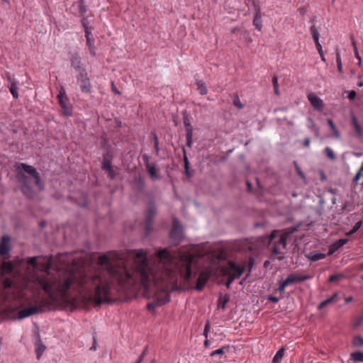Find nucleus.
<instances>
[{"mask_svg":"<svg viewBox=\"0 0 363 363\" xmlns=\"http://www.w3.org/2000/svg\"><path fill=\"white\" fill-rule=\"evenodd\" d=\"M195 267V253L189 249L174 254L167 249L160 250L155 255L154 265L145 251L135 250L123 255H101L91 267L74 258L72 265L58 272L57 276L38 277L37 281L52 301H69L76 293L92 298L100 305L108 301L109 290L114 283L124 290L140 284L146 293H150L153 286L162 291H174L179 277L185 281L196 277Z\"/></svg>","mask_w":363,"mask_h":363,"instance_id":"nucleus-1","label":"nucleus"},{"mask_svg":"<svg viewBox=\"0 0 363 363\" xmlns=\"http://www.w3.org/2000/svg\"><path fill=\"white\" fill-rule=\"evenodd\" d=\"M15 167L22 193L28 199L34 198L36 194L35 188L38 191L44 188L40 173L34 167L26 163L18 162Z\"/></svg>","mask_w":363,"mask_h":363,"instance_id":"nucleus-2","label":"nucleus"},{"mask_svg":"<svg viewBox=\"0 0 363 363\" xmlns=\"http://www.w3.org/2000/svg\"><path fill=\"white\" fill-rule=\"evenodd\" d=\"M296 230V228L286 230L284 232L274 230L269 236H261L257 238L258 247H264L272 245L273 255H283L286 247L287 238Z\"/></svg>","mask_w":363,"mask_h":363,"instance_id":"nucleus-3","label":"nucleus"},{"mask_svg":"<svg viewBox=\"0 0 363 363\" xmlns=\"http://www.w3.org/2000/svg\"><path fill=\"white\" fill-rule=\"evenodd\" d=\"M28 303L23 289L16 286L9 279L4 280L3 284L0 285V306L17 303L23 305Z\"/></svg>","mask_w":363,"mask_h":363,"instance_id":"nucleus-4","label":"nucleus"},{"mask_svg":"<svg viewBox=\"0 0 363 363\" xmlns=\"http://www.w3.org/2000/svg\"><path fill=\"white\" fill-rule=\"evenodd\" d=\"M223 273L228 276V280L225 285L228 288L230 287L231 283L235 279L239 278L243 273V268L237 265L235 262L230 261L226 267L222 269Z\"/></svg>","mask_w":363,"mask_h":363,"instance_id":"nucleus-5","label":"nucleus"},{"mask_svg":"<svg viewBox=\"0 0 363 363\" xmlns=\"http://www.w3.org/2000/svg\"><path fill=\"white\" fill-rule=\"evenodd\" d=\"M37 257H31L28 259V264L31 265L34 269H40L46 274H50V271L54 264L53 259L50 257H44V262H38Z\"/></svg>","mask_w":363,"mask_h":363,"instance_id":"nucleus-6","label":"nucleus"},{"mask_svg":"<svg viewBox=\"0 0 363 363\" xmlns=\"http://www.w3.org/2000/svg\"><path fill=\"white\" fill-rule=\"evenodd\" d=\"M57 99L63 115L65 116H71L72 115V108L64 89L61 88L59 91Z\"/></svg>","mask_w":363,"mask_h":363,"instance_id":"nucleus-7","label":"nucleus"},{"mask_svg":"<svg viewBox=\"0 0 363 363\" xmlns=\"http://www.w3.org/2000/svg\"><path fill=\"white\" fill-rule=\"evenodd\" d=\"M169 237L172 245H178L183 238V229L180 222L174 218L172 229L169 233Z\"/></svg>","mask_w":363,"mask_h":363,"instance_id":"nucleus-8","label":"nucleus"},{"mask_svg":"<svg viewBox=\"0 0 363 363\" xmlns=\"http://www.w3.org/2000/svg\"><path fill=\"white\" fill-rule=\"evenodd\" d=\"M311 279V276L310 275H296L291 274L289 275L286 279H284L279 285L278 290L280 292H284L286 288L296 282L303 281L306 280H308Z\"/></svg>","mask_w":363,"mask_h":363,"instance_id":"nucleus-9","label":"nucleus"},{"mask_svg":"<svg viewBox=\"0 0 363 363\" xmlns=\"http://www.w3.org/2000/svg\"><path fill=\"white\" fill-rule=\"evenodd\" d=\"M77 84L80 86V89L84 93H91V85L88 74L86 71H82L77 76Z\"/></svg>","mask_w":363,"mask_h":363,"instance_id":"nucleus-10","label":"nucleus"},{"mask_svg":"<svg viewBox=\"0 0 363 363\" xmlns=\"http://www.w3.org/2000/svg\"><path fill=\"white\" fill-rule=\"evenodd\" d=\"M157 213L155 205L150 203L148 206V209L145 216V233L148 235L152 230V223L154 218Z\"/></svg>","mask_w":363,"mask_h":363,"instance_id":"nucleus-11","label":"nucleus"},{"mask_svg":"<svg viewBox=\"0 0 363 363\" xmlns=\"http://www.w3.org/2000/svg\"><path fill=\"white\" fill-rule=\"evenodd\" d=\"M213 271L211 269H206L200 272L196 281V290L201 291L203 290L206 283L212 275Z\"/></svg>","mask_w":363,"mask_h":363,"instance_id":"nucleus-12","label":"nucleus"},{"mask_svg":"<svg viewBox=\"0 0 363 363\" xmlns=\"http://www.w3.org/2000/svg\"><path fill=\"white\" fill-rule=\"evenodd\" d=\"M213 271L211 269H206L200 272L196 281V290L201 291L203 290L206 283L212 275Z\"/></svg>","mask_w":363,"mask_h":363,"instance_id":"nucleus-13","label":"nucleus"},{"mask_svg":"<svg viewBox=\"0 0 363 363\" xmlns=\"http://www.w3.org/2000/svg\"><path fill=\"white\" fill-rule=\"evenodd\" d=\"M43 310L42 305H35L20 311L18 313V319H23L32 315L37 314Z\"/></svg>","mask_w":363,"mask_h":363,"instance_id":"nucleus-14","label":"nucleus"},{"mask_svg":"<svg viewBox=\"0 0 363 363\" xmlns=\"http://www.w3.org/2000/svg\"><path fill=\"white\" fill-rule=\"evenodd\" d=\"M6 79L8 82V87L11 94L14 99L18 98V82L16 80L15 77L11 74H6Z\"/></svg>","mask_w":363,"mask_h":363,"instance_id":"nucleus-15","label":"nucleus"},{"mask_svg":"<svg viewBox=\"0 0 363 363\" xmlns=\"http://www.w3.org/2000/svg\"><path fill=\"white\" fill-rule=\"evenodd\" d=\"M169 301V297L165 294L163 296H157L152 302H150L147 305L148 311L154 312L156 307L161 306Z\"/></svg>","mask_w":363,"mask_h":363,"instance_id":"nucleus-16","label":"nucleus"},{"mask_svg":"<svg viewBox=\"0 0 363 363\" xmlns=\"http://www.w3.org/2000/svg\"><path fill=\"white\" fill-rule=\"evenodd\" d=\"M71 67L74 68L79 73L85 71L84 68L81 67V57L77 52H72L70 54Z\"/></svg>","mask_w":363,"mask_h":363,"instance_id":"nucleus-17","label":"nucleus"},{"mask_svg":"<svg viewBox=\"0 0 363 363\" xmlns=\"http://www.w3.org/2000/svg\"><path fill=\"white\" fill-rule=\"evenodd\" d=\"M308 101L313 106V107L318 110V111H322L323 108V101L318 97L316 95H315L313 93H309L307 96Z\"/></svg>","mask_w":363,"mask_h":363,"instance_id":"nucleus-18","label":"nucleus"},{"mask_svg":"<svg viewBox=\"0 0 363 363\" xmlns=\"http://www.w3.org/2000/svg\"><path fill=\"white\" fill-rule=\"evenodd\" d=\"M349 241L348 238H341L337 240H336L335 242H333L332 245H330L329 250H328V255H331L335 252H336L339 248L347 244Z\"/></svg>","mask_w":363,"mask_h":363,"instance_id":"nucleus-19","label":"nucleus"},{"mask_svg":"<svg viewBox=\"0 0 363 363\" xmlns=\"http://www.w3.org/2000/svg\"><path fill=\"white\" fill-rule=\"evenodd\" d=\"M112 160L113 153L111 150H108L103 155L102 169L105 170L106 169H110V167H112Z\"/></svg>","mask_w":363,"mask_h":363,"instance_id":"nucleus-20","label":"nucleus"},{"mask_svg":"<svg viewBox=\"0 0 363 363\" xmlns=\"http://www.w3.org/2000/svg\"><path fill=\"white\" fill-rule=\"evenodd\" d=\"M255 10V14L253 19V25L254 26L260 31L262 28V13H260L259 9L257 8V6L254 4Z\"/></svg>","mask_w":363,"mask_h":363,"instance_id":"nucleus-21","label":"nucleus"},{"mask_svg":"<svg viewBox=\"0 0 363 363\" xmlns=\"http://www.w3.org/2000/svg\"><path fill=\"white\" fill-rule=\"evenodd\" d=\"M9 241L10 238L9 237L4 235L1 238V241L0 242V255L4 256L6 255L10 248H9Z\"/></svg>","mask_w":363,"mask_h":363,"instance_id":"nucleus-22","label":"nucleus"},{"mask_svg":"<svg viewBox=\"0 0 363 363\" xmlns=\"http://www.w3.org/2000/svg\"><path fill=\"white\" fill-rule=\"evenodd\" d=\"M145 168L151 179L157 180L160 179V176L155 163L148 164L147 166L145 167Z\"/></svg>","mask_w":363,"mask_h":363,"instance_id":"nucleus-23","label":"nucleus"},{"mask_svg":"<svg viewBox=\"0 0 363 363\" xmlns=\"http://www.w3.org/2000/svg\"><path fill=\"white\" fill-rule=\"evenodd\" d=\"M73 7L76 8L82 16L87 11V6L84 4V0H79L74 2L73 4Z\"/></svg>","mask_w":363,"mask_h":363,"instance_id":"nucleus-24","label":"nucleus"},{"mask_svg":"<svg viewBox=\"0 0 363 363\" xmlns=\"http://www.w3.org/2000/svg\"><path fill=\"white\" fill-rule=\"evenodd\" d=\"M337 296V294L335 293L332 296H330V298L325 299V301H322L318 306V308L319 310H321L323 308H324L325 307H326L328 305L333 303L335 301V300L336 299Z\"/></svg>","mask_w":363,"mask_h":363,"instance_id":"nucleus-25","label":"nucleus"},{"mask_svg":"<svg viewBox=\"0 0 363 363\" xmlns=\"http://www.w3.org/2000/svg\"><path fill=\"white\" fill-rule=\"evenodd\" d=\"M230 300L229 295H224L223 296H220L218 301V309H223L224 310L225 308V306L227 303Z\"/></svg>","mask_w":363,"mask_h":363,"instance_id":"nucleus-26","label":"nucleus"},{"mask_svg":"<svg viewBox=\"0 0 363 363\" xmlns=\"http://www.w3.org/2000/svg\"><path fill=\"white\" fill-rule=\"evenodd\" d=\"M325 257V255L324 253L320 252H311L308 255V259L312 262H316L320 259H323Z\"/></svg>","mask_w":363,"mask_h":363,"instance_id":"nucleus-27","label":"nucleus"},{"mask_svg":"<svg viewBox=\"0 0 363 363\" xmlns=\"http://www.w3.org/2000/svg\"><path fill=\"white\" fill-rule=\"evenodd\" d=\"M284 351H285V350H284V347L280 348L277 352L275 355L274 356L273 359H272V362L273 363H280L281 359H282V358H283V357H284Z\"/></svg>","mask_w":363,"mask_h":363,"instance_id":"nucleus-28","label":"nucleus"},{"mask_svg":"<svg viewBox=\"0 0 363 363\" xmlns=\"http://www.w3.org/2000/svg\"><path fill=\"white\" fill-rule=\"evenodd\" d=\"M311 34L313 38V40L315 42V44H318L319 42V37L320 34L318 32V28L313 25L310 28Z\"/></svg>","mask_w":363,"mask_h":363,"instance_id":"nucleus-29","label":"nucleus"},{"mask_svg":"<svg viewBox=\"0 0 363 363\" xmlns=\"http://www.w3.org/2000/svg\"><path fill=\"white\" fill-rule=\"evenodd\" d=\"M45 350V346L40 342L38 341L36 344L35 352L37 358L39 359Z\"/></svg>","mask_w":363,"mask_h":363,"instance_id":"nucleus-30","label":"nucleus"},{"mask_svg":"<svg viewBox=\"0 0 363 363\" xmlns=\"http://www.w3.org/2000/svg\"><path fill=\"white\" fill-rule=\"evenodd\" d=\"M352 345L354 347H363V337L361 335H355L352 338Z\"/></svg>","mask_w":363,"mask_h":363,"instance_id":"nucleus-31","label":"nucleus"},{"mask_svg":"<svg viewBox=\"0 0 363 363\" xmlns=\"http://www.w3.org/2000/svg\"><path fill=\"white\" fill-rule=\"evenodd\" d=\"M350 358L354 362H363V353L360 351H357L351 353Z\"/></svg>","mask_w":363,"mask_h":363,"instance_id":"nucleus-32","label":"nucleus"},{"mask_svg":"<svg viewBox=\"0 0 363 363\" xmlns=\"http://www.w3.org/2000/svg\"><path fill=\"white\" fill-rule=\"evenodd\" d=\"M197 89L201 95H206L208 92V89L206 84L203 81H199L196 83Z\"/></svg>","mask_w":363,"mask_h":363,"instance_id":"nucleus-33","label":"nucleus"},{"mask_svg":"<svg viewBox=\"0 0 363 363\" xmlns=\"http://www.w3.org/2000/svg\"><path fill=\"white\" fill-rule=\"evenodd\" d=\"M327 122L329 125V126L330 127L333 133V136L337 138H339L340 135V133L339 131L337 130V129L336 128L333 121L332 119H328L327 120Z\"/></svg>","mask_w":363,"mask_h":363,"instance_id":"nucleus-34","label":"nucleus"},{"mask_svg":"<svg viewBox=\"0 0 363 363\" xmlns=\"http://www.w3.org/2000/svg\"><path fill=\"white\" fill-rule=\"evenodd\" d=\"M352 124L356 133L358 136L361 137L362 135V130L358 123L357 119L355 117L352 118Z\"/></svg>","mask_w":363,"mask_h":363,"instance_id":"nucleus-35","label":"nucleus"},{"mask_svg":"<svg viewBox=\"0 0 363 363\" xmlns=\"http://www.w3.org/2000/svg\"><path fill=\"white\" fill-rule=\"evenodd\" d=\"M86 40V45L89 47V51L91 52V55H95V48H94V40L92 38H88Z\"/></svg>","mask_w":363,"mask_h":363,"instance_id":"nucleus-36","label":"nucleus"},{"mask_svg":"<svg viewBox=\"0 0 363 363\" xmlns=\"http://www.w3.org/2000/svg\"><path fill=\"white\" fill-rule=\"evenodd\" d=\"M324 152L330 160H335L336 159L335 154L330 147H326L324 150Z\"/></svg>","mask_w":363,"mask_h":363,"instance_id":"nucleus-37","label":"nucleus"},{"mask_svg":"<svg viewBox=\"0 0 363 363\" xmlns=\"http://www.w3.org/2000/svg\"><path fill=\"white\" fill-rule=\"evenodd\" d=\"M335 57H336L337 70L340 73H342V65L340 54V52L338 50L336 52Z\"/></svg>","mask_w":363,"mask_h":363,"instance_id":"nucleus-38","label":"nucleus"},{"mask_svg":"<svg viewBox=\"0 0 363 363\" xmlns=\"http://www.w3.org/2000/svg\"><path fill=\"white\" fill-rule=\"evenodd\" d=\"M183 153H184V168H185V172L186 174H189V162L186 156V151L184 148L183 149Z\"/></svg>","mask_w":363,"mask_h":363,"instance_id":"nucleus-39","label":"nucleus"},{"mask_svg":"<svg viewBox=\"0 0 363 363\" xmlns=\"http://www.w3.org/2000/svg\"><path fill=\"white\" fill-rule=\"evenodd\" d=\"M361 225H362L361 221L357 222L354 224V225L352 227V230H350L348 233H347V235L350 236V235L354 234L360 228Z\"/></svg>","mask_w":363,"mask_h":363,"instance_id":"nucleus-40","label":"nucleus"},{"mask_svg":"<svg viewBox=\"0 0 363 363\" xmlns=\"http://www.w3.org/2000/svg\"><path fill=\"white\" fill-rule=\"evenodd\" d=\"M272 83H273V86H274L275 94L279 95V90L278 77L277 76L273 77Z\"/></svg>","mask_w":363,"mask_h":363,"instance_id":"nucleus-41","label":"nucleus"},{"mask_svg":"<svg viewBox=\"0 0 363 363\" xmlns=\"http://www.w3.org/2000/svg\"><path fill=\"white\" fill-rule=\"evenodd\" d=\"M135 182H136L137 187H138V190L143 191L144 189V186H145V182H144L143 179L142 177H139L138 178L136 179Z\"/></svg>","mask_w":363,"mask_h":363,"instance_id":"nucleus-42","label":"nucleus"},{"mask_svg":"<svg viewBox=\"0 0 363 363\" xmlns=\"http://www.w3.org/2000/svg\"><path fill=\"white\" fill-rule=\"evenodd\" d=\"M343 277H344V276L342 274H335L331 275L329 277L328 281L330 282H335V281H337L342 279Z\"/></svg>","mask_w":363,"mask_h":363,"instance_id":"nucleus-43","label":"nucleus"},{"mask_svg":"<svg viewBox=\"0 0 363 363\" xmlns=\"http://www.w3.org/2000/svg\"><path fill=\"white\" fill-rule=\"evenodd\" d=\"M152 139L154 140V147H155V149L156 151V154L157 155L159 153V150H160L158 138H157V135L155 133H152Z\"/></svg>","mask_w":363,"mask_h":363,"instance_id":"nucleus-44","label":"nucleus"},{"mask_svg":"<svg viewBox=\"0 0 363 363\" xmlns=\"http://www.w3.org/2000/svg\"><path fill=\"white\" fill-rule=\"evenodd\" d=\"M315 47H316V48L318 50V52L320 56L321 60L323 62H325L326 60H325V57L324 56L323 48H322V46H321L320 43H318V44H315Z\"/></svg>","mask_w":363,"mask_h":363,"instance_id":"nucleus-45","label":"nucleus"},{"mask_svg":"<svg viewBox=\"0 0 363 363\" xmlns=\"http://www.w3.org/2000/svg\"><path fill=\"white\" fill-rule=\"evenodd\" d=\"M142 159L145 163V167L153 163L150 162V157L147 154H143L142 155Z\"/></svg>","mask_w":363,"mask_h":363,"instance_id":"nucleus-46","label":"nucleus"},{"mask_svg":"<svg viewBox=\"0 0 363 363\" xmlns=\"http://www.w3.org/2000/svg\"><path fill=\"white\" fill-rule=\"evenodd\" d=\"M193 137V128L189 127L186 130V139H192Z\"/></svg>","mask_w":363,"mask_h":363,"instance_id":"nucleus-47","label":"nucleus"},{"mask_svg":"<svg viewBox=\"0 0 363 363\" xmlns=\"http://www.w3.org/2000/svg\"><path fill=\"white\" fill-rule=\"evenodd\" d=\"M210 328H211V325H210V323L208 321L205 325V328H204V330H203V335L205 336L206 338H208V335L210 331Z\"/></svg>","mask_w":363,"mask_h":363,"instance_id":"nucleus-48","label":"nucleus"},{"mask_svg":"<svg viewBox=\"0 0 363 363\" xmlns=\"http://www.w3.org/2000/svg\"><path fill=\"white\" fill-rule=\"evenodd\" d=\"M224 347H221V348H219L216 350H214L211 353V356L213 357L215 355H217V354H224Z\"/></svg>","mask_w":363,"mask_h":363,"instance_id":"nucleus-49","label":"nucleus"},{"mask_svg":"<svg viewBox=\"0 0 363 363\" xmlns=\"http://www.w3.org/2000/svg\"><path fill=\"white\" fill-rule=\"evenodd\" d=\"M233 103H234V105L238 108H243V105L242 104L240 100L239 99L238 97H235L234 99V101H233Z\"/></svg>","mask_w":363,"mask_h":363,"instance_id":"nucleus-50","label":"nucleus"},{"mask_svg":"<svg viewBox=\"0 0 363 363\" xmlns=\"http://www.w3.org/2000/svg\"><path fill=\"white\" fill-rule=\"evenodd\" d=\"M105 171L108 173V174L111 179H113L115 178L116 173L112 167H110V169H105Z\"/></svg>","mask_w":363,"mask_h":363,"instance_id":"nucleus-51","label":"nucleus"},{"mask_svg":"<svg viewBox=\"0 0 363 363\" xmlns=\"http://www.w3.org/2000/svg\"><path fill=\"white\" fill-rule=\"evenodd\" d=\"M356 96H357L356 91L354 90H351L349 91L347 97L350 101H353L355 99Z\"/></svg>","mask_w":363,"mask_h":363,"instance_id":"nucleus-52","label":"nucleus"},{"mask_svg":"<svg viewBox=\"0 0 363 363\" xmlns=\"http://www.w3.org/2000/svg\"><path fill=\"white\" fill-rule=\"evenodd\" d=\"M147 347H145L143 350V352H142V354L140 355L138 359V363H141L145 357V356L147 354Z\"/></svg>","mask_w":363,"mask_h":363,"instance_id":"nucleus-53","label":"nucleus"},{"mask_svg":"<svg viewBox=\"0 0 363 363\" xmlns=\"http://www.w3.org/2000/svg\"><path fill=\"white\" fill-rule=\"evenodd\" d=\"M355 57L358 60L357 65L360 66L362 65V58L359 54L358 49L355 48V52H354Z\"/></svg>","mask_w":363,"mask_h":363,"instance_id":"nucleus-54","label":"nucleus"},{"mask_svg":"<svg viewBox=\"0 0 363 363\" xmlns=\"http://www.w3.org/2000/svg\"><path fill=\"white\" fill-rule=\"evenodd\" d=\"M298 12L301 16H304L305 14L307 12V7L306 6H301L298 9Z\"/></svg>","mask_w":363,"mask_h":363,"instance_id":"nucleus-55","label":"nucleus"},{"mask_svg":"<svg viewBox=\"0 0 363 363\" xmlns=\"http://www.w3.org/2000/svg\"><path fill=\"white\" fill-rule=\"evenodd\" d=\"M82 24L84 27V28H89V21L88 19L86 17H83L82 19Z\"/></svg>","mask_w":363,"mask_h":363,"instance_id":"nucleus-56","label":"nucleus"},{"mask_svg":"<svg viewBox=\"0 0 363 363\" xmlns=\"http://www.w3.org/2000/svg\"><path fill=\"white\" fill-rule=\"evenodd\" d=\"M184 126H185L186 129L188 128L189 127H192L191 125V123H190L189 119L186 117L184 118Z\"/></svg>","mask_w":363,"mask_h":363,"instance_id":"nucleus-57","label":"nucleus"},{"mask_svg":"<svg viewBox=\"0 0 363 363\" xmlns=\"http://www.w3.org/2000/svg\"><path fill=\"white\" fill-rule=\"evenodd\" d=\"M85 30V37H86V39L88 38H91V30H90V28H86L84 29Z\"/></svg>","mask_w":363,"mask_h":363,"instance_id":"nucleus-58","label":"nucleus"},{"mask_svg":"<svg viewBox=\"0 0 363 363\" xmlns=\"http://www.w3.org/2000/svg\"><path fill=\"white\" fill-rule=\"evenodd\" d=\"M268 300L274 303H277L279 301V298L276 296H269Z\"/></svg>","mask_w":363,"mask_h":363,"instance_id":"nucleus-59","label":"nucleus"},{"mask_svg":"<svg viewBox=\"0 0 363 363\" xmlns=\"http://www.w3.org/2000/svg\"><path fill=\"white\" fill-rule=\"evenodd\" d=\"M357 77L359 79V82H357V86L359 87H362L363 86L362 76V75H359Z\"/></svg>","mask_w":363,"mask_h":363,"instance_id":"nucleus-60","label":"nucleus"},{"mask_svg":"<svg viewBox=\"0 0 363 363\" xmlns=\"http://www.w3.org/2000/svg\"><path fill=\"white\" fill-rule=\"evenodd\" d=\"M361 175H362V174H360V172H357V173L356 174V175L354 176V179H353V181H354V182L355 184H357V182H358V181H359V179H360Z\"/></svg>","mask_w":363,"mask_h":363,"instance_id":"nucleus-61","label":"nucleus"},{"mask_svg":"<svg viewBox=\"0 0 363 363\" xmlns=\"http://www.w3.org/2000/svg\"><path fill=\"white\" fill-rule=\"evenodd\" d=\"M310 144H311V140L309 138H306L305 140H304V146L306 147H308L310 146Z\"/></svg>","mask_w":363,"mask_h":363,"instance_id":"nucleus-62","label":"nucleus"},{"mask_svg":"<svg viewBox=\"0 0 363 363\" xmlns=\"http://www.w3.org/2000/svg\"><path fill=\"white\" fill-rule=\"evenodd\" d=\"M353 297L352 296H348L345 298V301L346 303H349L350 302L352 301Z\"/></svg>","mask_w":363,"mask_h":363,"instance_id":"nucleus-63","label":"nucleus"},{"mask_svg":"<svg viewBox=\"0 0 363 363\" xmlns=\"http://www.w3.org/2000/svg\"><path fill=\"white\" fill-rule=\"evenodd\" d=\"M186 145L191 147L192 145V139H186Z\"/></svg>","mask_w":363,"mask_h":363,"instance_id":"nucleus-64","label":"nucleus"}]
</instances>
